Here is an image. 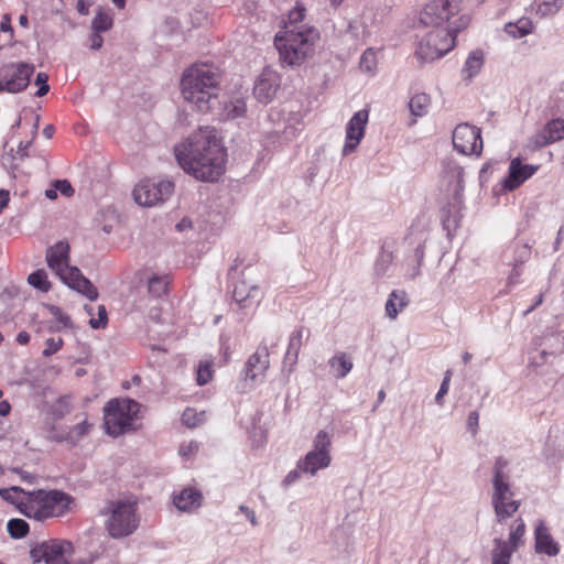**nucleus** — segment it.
Masks as SVG:
<instances>
[{
    "mask_svg": "<svg viewBox=\"0 0 564 564\" xmlns=\"http://www.w3.org/2000/svg\"><path fill=\"white\" fill-rule=\"evenodd\" d=\"M45 308L48 313L54 316V321L41 322L37 327V332L45 328L50 333H59L64 328H70L73 326L72 319L68 315L64 314L59 307L51 304H46Z\"/></svg>",
    "mask_w": 564,
    "mask_h": 564,
    "instance_id": "nucleus-22",
    "label": "nucleus"
},
{
    "mask_svg": "<svg viewBox=\"0 0 564 564\" xmlns=\"http://www.w3.org/2000/svg\"><path fill=\"white\" fill-rule=\"evenodd\" d=\"M202 495L192 488H186L174 497V505L182 511H189L200 506Z\"/></svg>",
    "mask_w": 564,
    "mask_h": 564,
    "instance_id": "nucleus-24",
    "label": "nucleus"
},
{
    "mask_svg": "<svg viewBox=\"0 0 564 564\" xmlns=\"http://www.w3.org/2000/svg\"><path fill=\"white\" fill-rule=\"evenodd\" d=\"M140 406V403L131 399H113L107 402L104 408L106 432L119 436L131 431Z\"/></svg>",
    "mask_w": 564,
    "mask_h": 564,
    "instance_id": "nucleus-7",
    "label": "nucleus"
},
{
    "mask_svg": "<svg viewBox=\"0 0 564 564\" xmlns=\"http://www.w3.org/2000/svg\"><path fill=\"white\" fill-rule=\"evenodd\" d=\"M510 476L507 477H492V487L494 491L491 495V502H500V498H503V495H514L511 490L510 486Z\"/></svg>",
    "mask_w": 564,
    "mask_h": 564,
    "instance_id": "nucleus-32",
    "label": "nucleus"
},
{
    "mask_svg": "<svg viewBox=\"0 0 564 564\" xmlns=\"http://www.w3.org/2000/svg\"><path fill=\"white\" fill-rule=\"evenodd\" d=\"M510 543H505L501 538L494 539V549L491 551V564H510V560L516 550Z\"/></svg>",
    "mask_w": 564,
    "mask_h": 564,
    "instance_id": "nucleus-26",
    "label": "nucleus"
},
{
    "mask_svg": "<svg viewBox=\"0 0 564 564\" xmlns=\"http://www.w3.org/2000/svg\"><path fill=\"white\" fill-rule=\"evenodd\" d=\"M219 83L220 73L214 64H194L182 76V95L199 111L206 112L212 108V101L217 98Z\"/></svg>",
    "mask_w": 564,
    "mask_h": 564,
    "instance_id": "nucleus-3",
    "label": "nucleus"
},
{
    "mask_svg": "<svg viewBox=\"0 0 564 564\" xmlns=\"http://www.w3.org/2000/svg\"><path fill=\"white\" fill-rule=\"evenodd\" d=\"M270 366V354L267 346H260L246 362L243 369V382L248 388L262 382Z\"/></svg>",
    "mask_w": 564,
    "mask_h": 564,
    "instance_id": "nucleus-16",
    "label": "nucleus"
},
{
    "mask_svg": "<svg viewBox=\"0 0 564 564\" xmlns=\"http://www.w3.org/2000/svg\"><path fill=\"white\" fill-rule=\"evenodd\" d=\"M454 46L453 33L445 28H435L420 40L415 55L422 62H431L442 57Z\"/></svg>",
    "mask_w": 564,
    "mask_h": 564,
    "instance_id": "nucleus-9",
    "label": "nucleus"
},
{
    "mask_svg": "<svg viewBox=\"0 0 564 564\" xmlns=\"http://www.w3.org/2000/svg\"><path fill=\"white\" fill-rule=\"evenodd\" d=\"M564 138V119H553L532 138L535 148H542Z\"/></svg>",
    "mask_w": 564,
    "mask_h": 564,
    "instance_id": "nucleus-21",
    "label": "nucleus"
},
{
    "mask_svg": "<svg viewBox=\"0 0 564 564\" xmlns=\"http://www.w3.org/2000/svg\"><path fill=\"white\" fill-rule=\"evenodd\" d=\"M198 449V445L196 442H189L188 444H183L181 447H180V454L184 457H187L188 455H191L194 451H197Z\"/></svg>",
    "mask_w": 564,
    "mask_h": 564,
    "instance_id": "nucleus-57",
    "label": "nucleus"
},
{
    "mask_svg": "<svg viewBox=\"0 0 564 564\" xmlns=\"http://www.w3.org/2000/svg\"><path fill=\"white\" fill-rule=\"evenodd\" d=\"M520 275H521V272H520L518 265H514L509 274V278H508L509 283H516Z\"/></svg>",
    "mask_w": 564,
    "mask_h": 564,
    "instance_id": "nucleus-64",
    "label": "nucleus"
},
{
    "mask_svg": "<svg viewBox=\"0 0 564 564\" xmlns=\"http://www.w3.org/2000/svg\"><path fill=\"white\" fill-rule=\"evenodd\" d=\"M70 408V398L62 397L58 399L57 403L53 408V413L57 417H63L65 414L69 412Z\"/></svg>",
    "mask_w": 564,
    "mask_h": 564,
    "instance_id": "nucleus-47",
    "label": "nucleus"
},
{
    "mask_svg": "<svg viewBox=\"0 0 564 564\" xmlns=\"http://www.w3.org/2000/svg\"><path fill=\"white\" fill-rule=\"evenodd\" d=\"M279 86V75L274 70L265 68L254 84L253 95L260 102L268 104L275 96Z\"/></svg>",
    "mask_w": 564,
    "mask_h": 564,
    "instance_id": "nucleus-18",
    "label": "nucleus"
},
{
    "mask_svg": "<svg viewBox=\"0 0 564 564\" xmlns=\"http://www.w3.org/2000/svg\"><path fill=\"white\" fill-rule=\"evenodd\" d=\"M46 262L59 279L70 289L94 301L98 297L97 289L85 278L80 270L69 265V245L58 241L46 250Z\"/></svg>",
    "mask_w": 564,
    "mask_h": 564,
    "instance_id": "nucleus-4",
    "label": "nucleus"
},
{
    "mask_svg": "<svg viewBox=\"0 0 564 564\" xmlns=\"http://www.w3.org/2000/svg\"><path fill=\"white\" fill-rule=\"evenodd\" d=\"M508 465H509V462L506 458H503L501 456L497 457L495 460L494 467H492V477L498 478V477L509 476L508 470H507Z\"/></svg>",
    "mask_w": 564,
    "mask_h": 564,
    "instance_id": "nucleus-45",
    "label": "nucleus"
},
{
    "mask_svg": "<svg viewBox=\"0 0 564 564\" xmlns=\"http://www.w3.org/2000/svg\"><path fill=\"white\" fill-rule=\"evenodd\" d=\"M431 99L429 95L420 93L414 95L409 102L411 115L414 117H423L427 113Z\"/></svg>",
    "mask_w": 564,
    "mask_h": 564,
    "instance_id": "nucleus-30",
    "label": "nucleus"
},
{
    "mask_svg": "<svg viewBox=\"0 0 564 564\" xmlns=\"http://www.w3.org/2000/svg\"><path fill=\"white\" fill-rule=\"evenodd\" d=\"M212 379V370L208 364H200L197 369V383L199 386L206 384Z\"/></svg>",
    "mask_w": 564,
    "mask_h": 564,
    "instance_id": "nucleus-51",
    "label": "nucleus"
},
{
    "mask_svg": "<svg viewBox=\"0 0 564 564\" xmlns=\"http://www.w3.org/2000/svg\"><path fill=\"white\" fill-rule=\"evenodd\" d=\"M453 145L457 152L471 155L480 154L482 149V139L480 129L469 123H460L453 131Z\"/></svg>",
    "mask_w": 564,
    "mask_h": 564,
    "instance_id": "nucleus-15",
    "label": "nucleus"
},
{
    "mask_svg": "<svg viewBox=\"0 0 564 564\" xmlns=\"http://www.w3.org/2000/svg\"><path fill=\"white\" fill-rule=\"evenodd\" d=\"M178 165L196 180L215 182L225 172L226 153L213 127H200L174 147Z\"/></svg>",
    "mask_w": 564,
    "mask_h": 564,
    "instance_id": "nucleus-1",
    "label": "nucleus"
},
{
    "mask_svg": "<svg viewBox=\"0 0 564 564\" xmlns=\"http://www.w3.org/2000/svg\"><path fill=\"white\" fill-rule=\"evenodd\" d=\"M462 0H432L426 3L420 14V23L424 26L442 28L449 18L460 11Z\"/></svg>",
    "mask_w": 564,
    "mask_h": 564,
    "instance_id": "nucleus-12",
    "label": "nucleus"
},
{
    "mask_svg": "<svg viewBox=\"0 0 564 564\" xmlns=\"http://www.w3.org/2000/svg\"><path fill=\"white\" fill-rule=\"evenodd\" d=\"M392 262V254L390 252H382L375 264V273L377 276H383Z\"/></svg>",
    "mask_w": 564,
    "mask_h": 564,
    "instance_id": "nucleus-43",
    "label": "nucleus"
},
{
    "mask_svg": "<svg viewBox=\"0 0 564 564\" xmlns=\"http://www.w3.org/2000/svg\"><path fill=\"white\" fill-rule=\"evenodd\" d=\"M406 305L408 299L405 292L393 291L386 303V313L391 319H394L399 311L403 310Z\"/></svg>",
    "mask_w": 564,
    "mask_h": 564,
    "instance_id": "nucleus-28",
    "label": "nucleus"
},
{
    "mask_svg": "<svg viewBox=\"0 0 564 564\" xmlns=\"http://www.w3.org/2000/svg\"><path fill=\"white\" fill-rule=\"evenodd\" d=\"M106 518L105 529L112 539H122L133 534L140 523L138 502L132 497L107 501L100 510Z\"/></svg>",
    "mask_w": 564,
    "mask_h": 564,
    "instance_id": "nucleus-5",
    "label": "nucleus"
},
{
    "mask_svg": "<svg viewBox=\"0 0 564 564\" xmlns=\"http://www.w3.org/2000/svg\"><path fill=\"white\" fill-rule=\"evenodd\" d=\"M238 268V260L230 267L228 275L229 279L235 281L232 297L240 307H248L251 301L258 295V288L254 281L251 279L250 268H245L240 276H237L236 270Z\"/></svg>",
    "mask_w": 564,
    "mask_h": 564,
    "instance_id": "nucleus-13",
    "label": "nucleus"
},
{
    "mask_svg": "<svg viewBox=\"0 0 564 564\" xmlns=\"http://www.w3.org/2000/svg\"><path fill=\"white\" fill-rule=\"evenodd\" d=\"M8 533L13 539H21L29 532V524L23 519H11L7 524Z\"/></svg>",
    "mask_w": 564,
    "mask_h": 564,
    "instance_id": "nucleus-36",
    "label": "nucleus"
},
{
    "mask_svg": "<svg viewBox=\"0 0 564 564\" xmlns=\"http://www.w3.org/2000/svg\"><path fill=\"white\" fill-rule=\"evenodd\" d=\"M332 435L321 430L313 441V448L297 463L302 473L315 475L319 469L327 468L332 463Z\"/></svg>",
    "mask_w": 564,
    "mask_h": 564,
    "instance_id": "nucleus-8",
    "label": "nucleus"
},
{
    "mask_svg": "<svg viewBox=\"0 0 564 564\" xmlns=\"http://www.w3.org/2000/svg\"><path fill=\"white\" fill-rule=\"evenodd\" d=\"M246 110V102L242 99L231 100L225 106V112L228 119L240 118L245 115Z\"/></svg>",
    "mask_w": 564,
    "mask_h": 564,
    "instance_id": "nucleus-39",
    "label": "nucleus"
},
{
    "mask_svg": "<svg viewBox=\"0 0 564 564\" xmlns=\"http://www.w3.org/2000/svg\"><path fill=\"white\" fill-rule=\"evenodd\" d=\"M514 527H511L508 540L505 543H510L513 550H518L523 544V535L525 533V523L521 518H518L514 522Z\"/></svg>",
    "mask_w": 564,
    "mask_h": 564,
    "instance_id": "nucleus-34",
    "label": "nucleus"
},
{
    "mask_svg": "<svg viewBox=\"0 0 564 564\" xmlns=\"http://www.w3.org/2000/svg\"><path fill=\"white\" fill-rule=\"evenodd\" d=\"M107 322H108V317H107L106 307L104 305H99L98 306V318L91 317L89 319V325L91 328L98 329V328L106 327Z\"/></svg>",
    "mask_w": 564,
    "mask_h": 564,
    "instance_id": "nucleus-46",
    "label": "nucleus"
},
{
    "mask_svg": "<svg viewBox=\"0 0 564 564\" xmlns=\"http://www.w3.org/2000/svg\"><path fill=\"white\" fill-rule=\"evenodd\" d=\"M534 549L536 553L546 554L549 556H555L560 552V546L557 542L552 538L549 528L545 525V522L540 520L535 524L534 529Z\"/></svg>",
    "mask_w": 564,
    "mask_h": 564,
    "instance_id": "nucleus-20",
    "label": "nucleus"
},
{
    "mask_svg": "<svg viewBox=\"0 0 564 564\" xmlns=\"http://www.w3.org/2000/svg\"><path fill=\"white\" fill-rule=\"evenodd\" d=\"M90 427L91 425L87 421H83L67 432L65 440L72 443H76L89 432Z\"/></svg>",
    "mask_w": 564,
    "mask_h": 564,
    "instance_id": "nucleus-42",
    "label": "nucleus"
},
{
    "mask_svg": "<svg viewBox=\"0 0 564 564\" xmlns=\"http://www.w3.org/2000/svg\"><path fill=\"white\" fill-rule=\"evenodd\" d=\"M359 65L362 72L373 74L377 67L376 52L371 48L366 50L360 57Z\"/></svg>",
    "mask_w": 564,
    "mask_h": 564,
    "instance_id": "nucleus-40",
    "label": "nucleus"
},
{
    "mask_svg": "<svg viewBox=\"0 0 564 564\" xmlns=\"http://www.w3.org/2000/svg\"><path fill=\"white\" fill-rule=\"evenodd\" d=\"M478 420L479 413L477 411H473L469 413L467 419V427L470 430L473 435H476L478 430Z\"/></svg>",
    "mask_w": 564,
    "mask_h": 564,
    "instance_id": "nucleus-55",
    "label": "nucleus"
},
{
    "mask_svg": "<svg viewBox=\"0 0 564 564\" xmlns=\"http://www.w3.org/2000/svg\"><path fill=\"white\" fill-rule=\"evenodd\" d=\"M328 364L337 378L346 377L352 368V362L345 352L334 356L329 359Z\"/></svg>",
    "mask_w": 564,
    "mask_h": 564,
    "instance_id": "nucleus-29",
    "label": "nucleus"
},
{
    "mask_svg": "<svg viewBox=\"0 0 564 564\" xmlns=\"http://www.w3.org/2000/svg\"><path fill=\"white\" fill-rule=\"evenodd\" d=\"M28 282L30 285L42 292H47L51 288V284L47 281V274L44 270H37L31 273L28 278Z\"/></svg>",
    "mask_w": 564,
    "mask_h": 564,
    "instance_id": "nucleus-37",
    "label": "nucleus"
},
{
    "mask_svg": "<svg viewBox=\"0 0 564 564\" xmlns=\"http://www.w3.org/2000/svg\"><path fill=\"white\" fill-rule=\"evenodd\" d=\"M304 18V8L296 7L289 13L284 36H275L274 45L280 58L288 65H300L313 52L319 33L315 28L297 25Z\"/></svg>",
    "mask_w": 564,
    "mask_h": 564,
    "instance_id": "nucleus-2",
    "label": "nucleus"
},
{
    "mask_svg": "<svg viewBox=\"0 0 564 564\" xmlns=\"http://www.w3.org/2000/svg\"><path fill=\"white\" fill-rule=\"evenodd\" d=\"M305 335L304 327H300L295 329L289 340L288 349L285 352V360H289L291 365H295L299 359L301 347L303 346V339ZM308 337V332H306V338Z\"/></svg>",
    "mask_w": 564,
    "mask_h": 564,
    "instance_id": "nucleus-25",
    "label": "nucleus"
},
{
    "mask_svg": "<svg viewBox=\"0 0 564 564\" xmlns=\"http://www.w3.org/2000/svg\"><path fill=\"white\" fill-rule=\"evenodd\" d=\"M538 171V165L522 164L519 158L511 160L509 165V173L503 182L505 188L513 191L519 187L523 182L530 178Z\"/></svg>",
    "mask_w": 564,
    "mask_h": 564,
    "instance_id": "nucleus-19",
    "label": "nucleus"
},
{
    "mask_svg": "<svg viewBox=\"0 0 564 564\" xmlns=\"http://www.w3.org/2000/svg\"><path fill=\"white\" fill-rule=\"evenodd\" d=\"M47 82H48V76L45 73H39L36 75L35 85L39 86V89L35 93V95L37 97H43L44 95H46L48 93L50 86H48Z\"/></svg>",
    "mask_w": 564,
    "mask_h": 564,
    "instance_id": "nucleus-49",
    "label": "nucleus"
},
{
    "mask_svg": "<svg viewBox=\"0 0 564 564\" xmlns=\"http://www.w3.org/2000/svg\"><path fill=\"white\" fill-rule=\"evenodd\" d=\"M32 141H28V142H20L19 147H18V155H20V158H26L28 156V149L31 147L32 144Z\"/></svg>",
    "mask_w": 564,
    "mask_h": 564,
    "instance_id": "nucleus-60",
    "label": "nucleus"
},
{
    "mask_svg": "<svg viewBox=\"0 0 564 564\" xmlns=\"http://www.w3.org/2000/svg\"><path fill=\"white\" fill-rule=\"evenodd\" d=\"M11 491H14V492H22L26 496V491H24L22 488L20 487H17V486H13L9 489H0V496L2 499L7 500V501H11L13 502V499L11 497Z\"/></svg>",
    "mask_w": 564,
    "mask_h": 564,
    "instance_id": "nucleus-56",
    "label": "nucleus"
},
{
    "mask_svg": "<svg viewBox=\"0 0 564 564\" xmlns=\"http://www.w3.org/2000/svg\"><path fill=\"white\" fill-rule=\"evenodd\" d=\"M12 471L18 474L20 476L21 480L26 481V482H32L33 479L35 478L32 474H30L21 468H13Z\"/></svg>",
    "mask_w": 564,
    "mask_h": 564,
    "instance_id": "nucleus-59",
    "label": "nucleus"
},
{
    "mask_svg": "<svg viewBox=\"0 0 564 564\" xmlns=\"http://www.w3.org/2000/svg\"><path fill=\"white\" fill-rule=\"evenodd\" d=\"M505 30L512 37L520 39L532 32V22L528 19H520L516 23L506 24Z\"/></svg>",
    "mask_w": 564,
    "mask_h": 564,
    "instance_id": "nucleus-33",
    "label": "nucleus"
},
{
    "mask_svg": "<svg viewBox=\"0 0 564 564\" xmlns=\"http://www.w3.org/2000/svg\"><path fill=\"white\" fill-rule=\"evenodd\" d=\"M63 346V339L62 338H48L45 341V349L43 350L44 357H50L53 354L57 352Z\"/></svg>",
    "mask_w": 564,
    "mask_h": 564,
    "instance_id": "nucleus-48",
    "label": "nucleus"
},
{
    "mask_svg": "<svg viewBox=\"0 0 564 564\" xmlns=\"http://www.w3.org/2000/svg\"><path fill=\"white\" fill-rule=\"evenodd\" d=\"M104 43V39L100 35V32L93 31V33L89 36V47L90 50L97 51L101 48Z\"/></svg>",
    "mask_w": 564,
    "mask_h": 564,
    "instance_id": "nucleus-54",
    "label": "nucleus"
},
{
    "mask_svg": "<svg viewBox=\"0 0 564 564\" xmlns=\"http://www.w3.org/2000/svg\"><path fill=\"white\" fill-rule=\"evenodd\" d=\"M562 7V2L556 0H543L536 4V14L544 18L555 14Z\"/></svg>",
    "mask_w": 564,
    "mask_h": 564,
    "instance_id": "nucleus-41",
    "label": "nucleus"
},
{
    "mask_svg": "<svg viewBox=\"0 0 564 564\" xmlns=\"http://www.w3.org/2000/svg\"><path fill=\"white\" fill-rule=\"evenodd\" d=\"M174 192V184L164 180L152 182L141 181L133 189V199L137 204L144 207L156 205L166 200Z\"/></svg>",
    "mask_w": 564,
    "mask_h": 564,
    "instance_id": "nucleus-11",
    "label": "nucleus"
},
{
    "mask_svg": "<svg viewBox=\"0 0 564 564\" xmlns=\"http://www.w3.org/2000/svg\"><path fill=\"white\" fill-rule=\"evenodd\" d=\"M549 356H552V354H550L545 350H542L536 356H534L532 358V364H534L535 366H541L547 361Z\"/></svg>",
    "mask_w": 564,
    "mask_h": 564,
    "instance_id": "nucleus-58",
    "label": "nucleus"
},
{
    "mask_svg": "<svg viewBox=\"0 0 564 564\" xmlns=\"http://www.w3.org/2000/svg\"><path fill=\"white\" fill-rule=\"evenodd\" d=\"M55 189L59 191L62 195L70 197L74 195V188L67 180H56L53 183Z\"/></svg>",
    "mask_w": 564,
    "mask_h": 564,
    "instance_id": "nucleus-53",
    "label": "nucleus"
},
{
    "mask_svg": "<svg viewBox=\"0 0 564 564\" xmlns=\"http://www.w3.org/2000/svg\"><path fill=\"white\" fill-rule=\"evenodd\" d=\"M206 420L205 412H197L195 409L187 408L182 414V422L188 427H196Z\"/></svg>",
    "mask_w": 564,
    "mask_h": 564,
    "instance_id": "nucleus-38",
    "label": "nucleus"
},
{
    "mask_svg": "<svg viewBox=\"0 0 564 564\" xmlns=\"http://www.w3.org/2000/svg\"><path fill=\"white\" fill-rule=\"evenodd\" d=\"M70 500L67 494L59 490H36L26 491L25 501H20L17 506L25 517L43 521L61 516L68 508Z\"/></svg>",
    "mask_w": 564,
    "mask_h": 564,
    "instance_id": "nucleus-6",
    "label": "nucleus"
},
{
    "mask_svg": "<svg viewBox=\"0 0 564 564\" xmlns=\"http://www.w3.org/2000/svg\"><path fill=\"white\" fill-rule=\"evenodd\" d=\"M469 22H470V18L468 15H462L454 22V26L445 28V29L453 33L454 41H455L457 33L463 31L464 29H466L468 26Z\"/></svg>",
    "mask_w": 564,
    "mask_h": 564,
    "instance_id": "nucleus-52",
    "label": "nucleus"
},
{
    "mask_svg": "<svg viewBox=\"0 0 564 564\" xmlns=\"http://www.w3.org/2000/svg\"><path fill=\"white\" fill-rule=\"evenodd\" d=\"M166 288H167L166 281L161 278L154 276L149 280V284H148L149 293L155 297H159L163 293H165Z\"/></svg>",
    "mask_w": 564,
    "mask_h": 564,
    "instance_id": "nucleus-44",
    "label": "nucleus"
},
{
    "mask_svg": "<svg viewBox=\"0 0 564 564\" xmlns=\"http://www.w3.org/2000/svg\"><path fill=\"white\" fill-rule=\"evenodd\" d=\"M17 341L20 345H26L30 341V334L25 330H22L17 336Z\"/></svg>",
    "mask_w": 564,
    "mask_h": 564,
    "instance_id": "nucleus-63",
    "label": "nucleus"
},
{
    "mask_svg": "<svg viewBox=\"0 0 564 564\" xmlns=\"http://www.w3.org/2000/svg\"><path fill=\"white\" fill-rule=\"evenodd\" d=\"M499 501L498 503L491 502V505L497 522L503 523L507 518H510L518 511L520 501L513 499V495H503V498H500Z\"/></svg>",
    "mask_w": 564,
    "mask_h": 564,
    "instance_id": "nucleus-23",
    "label": "nucleus"
},
{
    "mask_svg": "<svg viewBox=\"0 0 564 564\" xmlns=\"http://www.w3.org/2000/svg\"><path fill=\"white\" fill-rule=\"evenodd\" d=\"M368 118L369 111L367 109L357 111L350 118L346 127V138L345 144L343 147V155H348L357 149L365 135Z\"/></svg>",
    "mask_w": 564,
    "mask_h": 564,
    "instance_id": "nucleus-17",
    "label": "nucleus"
},
{
    "mask_svg": "<svg viewBox=\"0 0 564 564\" xmlns=\"http://www.w3.org/2000/svg\"><path fill=\"white\" fill-rule=\"evenodd\" d=\"M451 377H452V371L447 370L445 372L444 379H443V381L441 383L440 390H438V392L435 395V401L440 405L443 404V397L448 392Z\"/></svg>",
    "mask_w": 564,
    "mask_h": 564,
    "instance_id": "nucleus-50",
    "label": "nucleus"
},
{
    "mask_svg": "<svg viewBox=\"0 0 564 564\" xmlns=\"http://www.w3.org/2000/svg\"><path fill=\"white\" fill-rule=\"evenodd\" d=\"M74 553L73 544L65 540H50L35 545L31 552L34 563L44 561L45 564H69Z\"/></svg>",
    "mask_w": 564,
    "mask_h": 564,
    "instance_id": "nucleus-10",
    "label": "nucleus"
},
{
    "mask_svg": "<svg viewBox=\"0 0 564 564\" xmlns=\"http://www.w3.org/2000/svg\"><path fill=\"white\" fill-rule=\"evenodd\" d=\"M482 64H484V54H482V52L479 51V50L473 51L468 55V57H467V59L465 62V66L463 68V73L466 74L467 78H471L473 76L478 74V72L482 67Z\"/></svg>",
    "mask_w": 564,
    "mask_h": 564,
    "instance_id": "nucleus-31",
    "label": "nucleus"
},
{
    "mask_svg": "<svg viewBox=\"0 0 564 564\" xmlns=\"http://www.w3.org/2000/svg\"><path fill=\"white\" fill-rule=\"evenodd\" d=\"M34 65L30 63H9L0 67V78L7 83V91L18 94L26 89L34 73Z\"/></svg>",
    "mask_w": 564,
    "mask_h": 564,
    "instance_id": "nucleus-14",
    "label": "nucleus"
},
{
    "mask_svg": "<svg viewBox=\"0 0 564 564\" xmlns=\"http://www.w3.org/2000/svg\"><path fill=\"white\" fill-rule=\"evenodd\" d=\"M445 178L453 187V193L458 196L464 189V170L456 163H449L445 167Z\"/></svg>",
    "mask_w": 564,
    "mask_h": 564,
    "instance_id": "nucleus-27",
    "label": "nucleus"
},
{
    "mask_svg": "<svg viewBox=\"0 0 564 564\" xmlns=\"http://www.w3.org/2000/svg\"><path fill=\"white\" fill-rule=\"evenodd\" d=\"M112 26V17L105 12L102 9H99L98 13L94 18L91 22V30L97 32H106Z\"/></svg>",
    "mask_w": 564,
    "mask_h": 564,
    "instance_id": "nucleus-35",
    "label": "nucleus"
},
{
    "mask_svg": "<svg viewBox=\"0 0 564 564\" xmlns=\"http://www.w3.org/2000/svg\"><path fill=\"white\" fill-rule=\"evenodd\" d=\"M240 510L246 514V517L250 520L251 524L252 525H257V518H256V514L254 512L249 509L248 507H245V506H241L240 507Z\"/></svg>",
    "mask_w": 564,
    "mask_h": 564,
    "instance_id": "nucleus-61",
    "label": "nucleus"
},
{
    "mask_svg": "<svg viewBox=\"0 0 564 564\" xmlns=\"http://www.w3.org/2000/svg\"><path fill=\"white\" fill-rule=\"evenodd\" d=\"M9 203V192L1 189L0 191V213Z\"/></svg>",
    "mask_w": 564,
    "mask_h": 564,
    "instance_id": "nucleus-62",
    "label": "nucleus"
}]
</instances>
